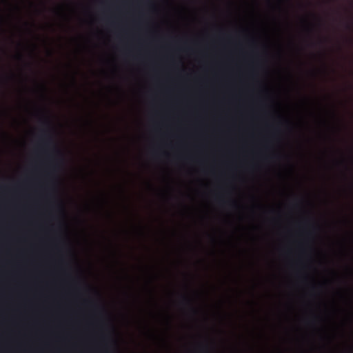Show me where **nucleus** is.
<instances>
[{
  "mask_svg": "<svg viewBox=\"0 0 353 353\" xmlns=\"http://www.w3.org/2000/svg\"><path fill=\"white\" fill-rule=\"evenodd\" d=\"M42 123L46 126V128L41 130L40 136L41 144L46 148L50 147L53 148L54 162L52 166V173H57L61 170L65 163L64 156L61 151L54 144V140L51 134L50 121L48 119L43 120Z\"/></svg>",
  "mask_w": 353,
  "mask_h": 353,
  "instance_id": "f257e3e1",
  "label": "nucleus"
},
{
  "mask_svg": "<svg viewBox=\"0 0 353 353\" xmlns=\"http://www.w3.org/2000/svg\"><path fill=\"white\" fill-rule=\"evenodd\" d=\"M183 301L187 304H190V300L185 296H183Z\"/></svg>",
  "mask_w": 353,
  "mask_h": 353,
  "instance_id": "f03ea898",
  "label": "nucleus"
},
{
  "mask_svg": "<svg viewBox=\"0 0 353 353\" xmlns=\"http://www.w3.org/2000/svg\"><path fill=\"white\" fill-rule=\"evenodd\" d=\"M190 310H191V312L194 314H196L197 313V310L193 307H190Z\"/></svg>",
  "mask_w": 353,
  "mask_h": 353,
  "instance_id": "7ed1b4c3",
  "label": "nucleus"
},
{
  "mask_svg": "<svg viewBox=\"0 0 353 353\" xmlns=\"http://www.w3.org/2000/svg\"><path fill=\"white\" fill-rule=\"evenodd\" d=\"M201 353H208V351L205 348Z\"/></svg>",
  "mask_w": 353,
  "mask_h": 353,
  "instance_id": "20e7f679",
  "label": "nucleus"
},
{
  "mask_svg": "<svg viewBox=\"0 0 353 353\" xmlns=\"http://www.w3.org/2000/svg\"><path fill=\"white\" fill-rule=\"evenodd\" d=\"M232 205H233L234 206H236V203H235V202H232Z\"/></svg>",
  "mask_w": 353,
  "mask_h": 353,
  "instance_id": "39448f33",
  "label": "nucleus"
}]
</instances>
